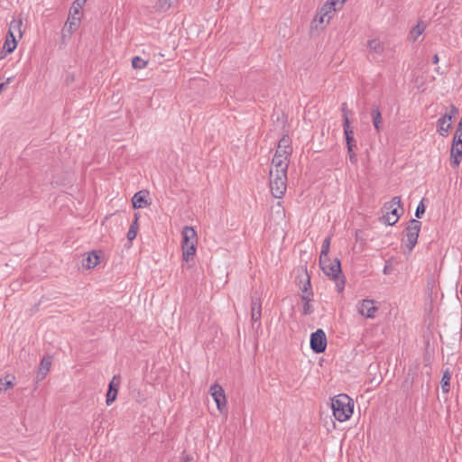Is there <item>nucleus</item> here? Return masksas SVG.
<instances>
[{
  "mask_svg": "<svg viewBox=\"0 0 462 462\" xmlns=\"http://www.w3.org/2000/svg\"><path fill=\"white\" fill-rule=\"evenodd\" d=\"M439 56L438 54H435L433 56V63L437 64L439 62Z\"/></svg>",
  "mask_w": 462,
  "mask_h": 462,
  "instance_id": "a18cd8bd",
  "label": "nucleus"
},
{
  "mask_svg": "<svg viewBox=\"0 0 462 462\" xmlns=\"http://www.w3.org/2000/svg\"><path fill=\"white\" fill-rule=\"evenodd\" d=\"M346 148H357L354 131L344 132Z\"/></svg>",
  "mask_w": 462,
  "mask_h": 462,
  "instance_id": "393cba45",
  "label": "nucleus"
},
{
  "mask_svg": "<svg viewBox=\"0 0 462 462\" xmlns=\"http://www.w3.org/2000/svg\"><path fill=\"white\" fill-rule=\"evenodd\" d=\"M23 21L21 18L14 19L9 25L8 34L10 37L15 36V33L18 34L19 38L23 37L22 31Z\"/></svg>",
  "mask_w": 462,
  "mask_h": 462,
  "instance_id": "aec40b11",
  "label": "nucleus"
},
{
  "mask_svg": "<svg viewBox=\"0 0 462 462\" xmlns=\"http://www.w3.org/2000/svg\"><path fill=\"white\" fill-rule=\"evenodd\" d=\"M100 256L96 251H92L83 259L82 265L86 269L96 267L99 263Z\"/></svg>",
  "mask_w": 462,
  "mask_h": 462,
  "instance_id": "f3484780",
  "label": "nucleus"
},
{
  "mask_svg": "<svg viewBox=\"0 0 462 462\" xmlns=\"http://www.w3.org/2000/svg\"><path fill=\"white\" fill-rule=\"evenodd\" d=\"M13 387L12 380L8 379V376L4 379H0V391H6L9 388Z\"/></svg>",
  "mask_w": 462,
  "mask_h": 462,
  "instance_id": "72a5a7b5",
  "label": "nucleus"
},
{
  "mask_svg": "<svg viewBox=\"0 0 462 462\" xmlns=\"http://www.w3.org/2000/svg\"><path fill=\"white\" fill-rule=\"evenodd\" d=\"M70 36H69V27H67V23L64 24V27L61 31V40L63 43L67 42Z\"/></svg>",
  "mask_w": 462,
  "mask_h": 462,
  "instance_id": "4c0bfd02",
  "label": "nucleus"
},
{
  "mask_svg": "<svg viewBox=\"0 0 462 462\" xmlns=\"http://www.w3.org/2000/svg\"><path fill=\"white\" fill-rule=\"evenodd\" d=\"M346 0H339L340 6H343Z\"/></svg>",
  "mask_w": 462,
  "mask_h": 462,
  "instance_id": "de8ad7c7",
  "label": "nucleus"
},
{
  "mask_svg": "<svg viewBox=\"0 0 462 462\" xmlns=\"http://www.w3.org/2000/svg\"><path fill=\"white\" fill-rule=\"evenodd\" d=\"M356 148H347V154L349 161L352 164H356L357 162V154L356 152Z\"/></svg>",
  "mask_w": 462,
  "mask_h": 462,
  "instance_id": "f704fd0d",
  "label": "nucleus"
},
{
  "mask_svg": "<svg viewBox=\"0 0 462 462\" xmlns=\"http://www.w3.org/2000/svg\"><path fill=\"white\" fill-rule=\"evenodd\" d=\"M16 46V36L10 37L9 34H7L3 47L4 51L7 53H12L15 50Z\"/></svg>",
  "mask_w": 462,
  "mask_h": 462,
  "instance_id": "b1692460",
  "label": "nucleus"
},
{
  "mask_svg": "<svg viewBox=\"0 0 462 462\" xmlns=\"http://www.w3.org/2000/svg\"><path fill=\"white\" fill-rule=\"evenodd\" d=\"M331 237L328 236L324 239L322 248L319 255V259H325L328 257V252L330 247Z\"/></svg>",
  "mask_w": 462,
  "mask_h": 462,
  "instance_id": "bb28decb",
  "label": "nucleus"
},
{
  "mask_svg": "<svg viewBox=\"0 0 462 462\" xmlns=\"http://www.w3.org/2000/svg\"><path fill=\"white\" fill-rule=\"evenodd\" d=\"M330 19L328 18V15H323V13H321L319 10L316 14L315 17L313 18V21L311 23L312 27L318 29V28H324L330 23Z\"/></svg>",
  "mask_w": 462,
  "mask_h": 462,
  "instance_id": "6ab92c4d",
  "label": "nucleus"
},
{
  "mask_svg": "<svg viewBox=\"0 0 462 462\" xmlns=\"http://www.w3.org/2000/svg\"><path fill=\"white\" fill-rule=\"evenodd\" d=\"M137 230H138V224H137V218H135V220L130 226L129 230L127 232V239L129 241H133L136 237Z\"/></svg>",
  "mask_w": 462,
  "mask_h": 462,
  "instance_id": "2f4dec72",
  "label": "nucleus"
},
{
  "mask_svg": "<svg viewBox=\"0 0 462 462\" xmlns=\"http://www.w3.org/2000/svg\"><path fill=\"white\" fill-rule=\"evenodd\" d=\"M426 25L424 23H418L410 32L409 37L411 41L416 42L418 38L424 32Z\"/></svg>",
  "mask_w": 462,
  "mask_h": 462,
  "instance_id": "5701e85b",
  "label": "nucleus"
},
{
  "mask_svg": "<svg viewBox=\"0 0 462 462\" xmlns=\"http://www.w3.org/2000/svg\"><path fill=\"white\" fill-rule=\"evenodd\" d=\"M180 462H194V458L191 456L185 455Z\"/></svg>",
  "mask_w": 462,
  "mask_h": 462,
  "instance_id": "37998d69",
  "label": "nucleus"
},
{
  "mask_svg": "<svg viewBox=\"0 0 462 462\" xmlns=\"http://www.w3.org/2000/svg\"><path fill=\"white\" fill-rule=\"evenodd\" d=\"M176 0H158L157 7L160 11L168 10Z\"/></svg>",
  "mask_w": 462,
  "mask_h": 462,
  "instance_id": "473e14b6",
  "label": "nucleus"
},
{
  "mask_svg": "<svg viewBox=\"0 0 462 462\" xmlns=\"http://www.w3.org/2000/svg\"><path fill=\"white\" fill-rule=\"evenodd\" d=\"M319 265L324 273L332 280H337L342 276L341 264L338 259L333 261L328 257L319 259Z\"/></svg>",
  "mask_w": 462,
  "mask_h": 462,
  "instance_id": "423d86ee",
  "label": "nucleus"
},
{
  "mask_svg": "<svg viewBox=\"0 0 462 462\" xmlns=\"http://www.w3.org/2000/svg\"><path fill=\"white\" fill-rule=\"evenodd\" d=\"M458 110L455 106H450V111L446 113L438 120V133L441 136H447L451 127V120L457 114Z\"/></svg>",
  "mask_w": 462,
  "mask_h": 462,
  "instance_id": "6e6552de",
  "label": "nucleus"
},
{
  "mask_svg": "<svg viewBox=\"0 0 462 462\" xmlns=\"http://www.w3.org/2000/svg\"><path fill=\"white\" fill-rule=\"evenodd\" d=\"M371 116H372L374 127L375 128L376 132L377 133L381 132V130L383 128V118H382V114H381L379 108H377V107L373 108L371 111Z\"/></svg>",
  "mask_w": 462,
  "mask_h": 462,
  "instance_id": "412c9836",
  "label": "nucleus"
},
{
  "mask_svg": "<svg viewBox=\"0 0 462 462\" xmlns=\"http://www.w3.org/2000/svg\"><path fill=\"white\" fill-rule=\"evenodd\" d=\"M425 213V206L423 202H420V204L417 206L415 215L417 217H420Z\"/></svg>",
  "mask_w": 462,
  "mask_h": 462,
  "instance_id": "58836bf2",
  "label": "nucleus"
},
{
  "mask_svg": "<svg viewBox=\"0 0 462 462\" xmlns=\"http://www.w3.org/2000/svg\"><path fill=\"white\" fill-rule=\"evenodd\" d=\"M451 375L448 371L444 372L441 378V389L443 393H448L449 392V383H450Z\"/></svg>",
  "mask_w": 462,
  "mask_h": 462,
  "instance_id": "a878e982",
  "label": "nucleus"
},
{
  "mask_svg": "<svg viewBox=\"0 0 462 462\" xmlns=\"http://www.w3.org/2000/svg\"><path fill=\"white\" fill-rule=\"evenodd\" d=\"M51 365V358L50 356L43 357L41 361L39 372H38V377L40 379H43L45 375L50 371Z\"/></svg>",
  "mask_w": 462,
  "mask_h": 462,
  "instance_id": "4be33fe9",
  "label": "nucleus"
},
{
  "mask_svg": "<svg viewBox=\"0 0 462 462\" xmlns=\"http://www.w3.org/2000/svg\"><path fill=\"white\" fill-rule=\"evenodd\" d=\"M148 194L149 193L147 190H140V191L136 192L132 199L133 207L134 208H143L148 206L149 205V203L147 201Z\"/></svg>",
  "mask_w": 462,
  "mask_h": 462,
  "instance_id": "2eb2a0df",
  "label": "nucleus"
},
{
  "mask_svg": "<svg viewBox=\"0 0 462 462\" xmlns=\"http://www.w3.org/2000/svg\"><path fill=\"white\" fill-rule=\"evenodd\" d=\"M147 65V61L140 58L139 56H135L132 59V66L135 69H144Z\"/></svg>",
  "mask_w": 462,
  "mask_h": 462,
  "instance_id": "7c9ffc66",
  "label": "nucleus"
},
{
  "mask_svg": "<svg viewBox=\"0 0 462 462\" xmlns=\"http://www.w3.org/2000/svg\"><path fill=\"white\" fill-rule=\"evenodd\" d=\"M384 208L387 210L383 217L384 223L389 226L394 225L402 212L401 197H393Z\"/></svg>",
  "mask_w": 462,
  "mask_h": 462,
  "instance_id": "39448f33",
  "label": "nucleus"
},
{
  "mask_svg": "<svg viewBox=\"0 0 462 462\" xmlns=\"http://www.w3.org/2000/svg\"><path fill=\"white\" fill-rule=\"evenodd\" d=\"M260 319V303L256 300L252 301V320L256 322Z\"/></svg>",
  "mask_w": 462,
  "mask_h": 462,
  "instance_id": "c85d7f7f",
  "label": "nucleus"
},
{
  "mask_svg": "<svg viewBox=\"0 0 462 462\" xmlns=\"http://www.w3.org/2000/svg\"><path fill=\"white\" fill-rule=\"evenodd\" d=\"M420 226L421 224L420 221L412 219L410 221L406 228V240L404 242L406 243L405 245L409 252H411L417 244Z\"/></svg>",
  "mask_w": 462,
  "mask_h": 462,
  "instance_id": "0eeeda50",
  "label": "nucleus"
},
{
  "mask_svg": "<svg viewBox=\"0 0 462 462\" xmlns=\"http://www.w3.org/2000/svg\"><path fill=\"white\" fill-rule=\"evenodd\" d=\"M336 281H337V282H336L337 290L338 292H341L345 287V281H344V279H339V278L337 279Z\"/></svg>",
  "mask_w": 462,
  "mask_h": 462,
  "instance_id": "ea45409f",
  "label": "nucleus"
},
{
  "mask_svg": "<svg viewBox=\"0 0 462 462\" xmlns=\"http://www.w3.org/2000/svg\"><path fill=\"white\" fill-rule=\"evenodd\" d=\"M357 310L362 316L367 319H374L378 308L375 306L374 300L365 299L358 303Z\"/></svg>",
  "mask_w": 462,
  "mask_h": 462,
  "instance_id": "9b49d317",
  "label": "nucleus"
},
{
  "mask_svg": "<svg viewBox=\"0 0 462 462\" xmlns=\"http://www.w3.org/2000/svg\"><path fill=\"white\" fill-rule=\"evenodd\" d=\"M287 173L276 172L273 168L270 169V189L273 196L281 199L285 194L287 185Z\"/></svg>",
  "mask_w": 462,
  "mask_h": 462,
  "instance_id": "7ed1b4c3",
  "label": "nucleus"
},
{
  "mask_svg": "<svg viewBox=\"0 0 462 462\" xmlns=\"http://www.w3.org/2000/svg\"><path fill=\"white\" fill-rule=\"evenodd\" d=\"M120 384V377L118 375H115L111 382L109 383L108 391L106 393V402L107 405H110L116 399L118 387Z\"/></svg>",
  "mask_w": 462,
  "mask_h": 462,
  "instance_id": "f8f14e48",
  "label": "nucleus"
},
{
  "mask_svg": "<svg viewBox=\"0 0 462 462\" xmlns=\"http://www.w3.org/2000/svg\"><path fill=\"white\" fill-rule=\"evenodd\" d=\"M87 0H75L69 9L68 19L65 23L69 27V36L78 30L81 23V10L86 5Z\"/></svg>",
  "mask_w": 462,
  "mask_h": 462,
  "instance_id": "20e7f679",
  "label": "nucleus"
},
{
  "mask_svg": "<svg viewBox=\"0 0 462 462\" xmlns=\"http://www.w3.org/2000/svg\"><path fill=\"white\" fill-rule=\"evenodd\" d=\"M6 83H0V93L5 88Z\"/></svg>",
  "mask_w": 462,
  "mask_h": 462,
  "instance_id": "49530a36",
  "label": "nucleus"
},
{
  "mask_svg": "<svg viewBox=\"0 0 462 462\" xmlns=\"http://www.w3.org/2000/svg\"><path fill=\"white\" fill-rule=\"evenodd\" d=\"M292 152L287 151V149H280L277 148L274 155H281L282 157H285V159H289Z\"/></svg>",
  "mask_w": 462,
  "mask_h": 462,
  "instance_id": "e433bc0d",
  "label": "nucleus"
},
{
  "mask_svg": "<svg viewBox=\"0 0 462 462\" xmlns=\"http://www.w3.org/2000/svg\"><path fill=\"white\" fill-rule=\"evenodd\" d=\"M182 260L186 263L191 261L197 251L198 235L192 226H184L181 232Z\"/></svg>",
  "mask_w": 462,
  "mask_h": 462,
  "instance_id": "f03ea898",
  "label": "nucleus"
},
{
  "mask_svg": "<svg viewBox=\"0 0 462 462\" xmlns=\"http://www.w3.org/2000/svg\"><path fill=\"white\" fill-rule=\"evenodd\" d=\"M311 293H307V294H304L302 295L301 299L302 300L304 301V305H303V314L304 315H308V314H310L312 312V307H311V304H310V296Z\"/></svg>",
  "mask_w": 462,
  "mask_h": 462,
  "instance_id": "cd10ccee",
  "label": "nucleus"
},
{
  "mask_svg": "<svg viewBox=\"0 0 462 462\" xmlns=\"http://www.w3.org/2000/svg\"><path fill=\"white\" fill-rule=\"evenodd\" d=\"M462 160V143H453L450 150V163L453 167H457Z\"/></svg>",
  "mask_w": 462,
  "mask_h": 462,
  "instance_id": "dca6fc26",
  "label": "nucleus"
},
{
  "mask_svg": "<svg viewBox=\"0 0 462 462\" xmlns=\"http://www.w3.org/2000/svg\"><path fill=\"white\" fill-rule=\"evenodd\" d=\"M289 162V159H285V157L281 155H274L272 161L271 168H273L276 172H280L282 171V172L287 173Z\"/></svg>",
  "mask_w": 462,
  "mask_h": 462,
  "instance_id": "4468645a",
  "label": "nucleus"
},
{
  "mask_svg": "<svg viewBox=\"0 0 462 462\" xmlns=\"http://www.w3.org/2000/svg\"><path fill=\"white\" fill-rule=\"evenodd\" d=\"M366 47L371 53L381 55L384 51V44L379 39L369 40L366 43Z\"/></svg>",
  "mask_w": 462,
  "mask_h": 462,
  "instance_id": "a211bd4d",
  "label": "nucleus"
},
{
  "mask_svg": "<svg viewBox=\"0 0 462 462\" xmlns=\"http://www.w3.org/2000/svg\"><path fill=\"white\" fill-rule=\"evenodd\" d=\"M343 129H344V132L354 131L353 126H351L350 119L348 118V116L346 115H344V117H343Z\"/></svg>",
  "mask_w": 462,
  "mask_h": 462,
  "instance_id": "c9c22d12",
  "label": "nucleus"
},
{
  "mask_svg": "<svg viewBox=\"0 0 462 462\" xmlns=\"http://www.w3.org/2000/svg\"><path fill=\"white\" fill-rule=\"evenodd\" d=\"M341 7L339 0H327L319 10L331 20L335 12Z\"/></svg>",
  "mask_w": 462,
  "mask_h": 462,
  "instance_id": "ddd939ff",
  "label": "nucleus"
},
{
  "mask_svg": "<svg viewBox=\"0 0 462 462\" xmlns=\"http://www.w3.org/2000/svg\"><path fill=\"white\" fill-rule=\"evenodd\" d=\"M210 394L214 399L217 407L220 412L226 409V399L224 389L217 383L211 385L210 387Z\"/></svg>",
  "mask_w": 462,
  "mask_h": 462,
  "instance_id": "9d476101",
  "label": "nucleus"
},
{
  "mask_svg": "<svg viewBox=\"0 0 462 462\" xmlns=\"http://www.w3.org/2000/svg\"><path fill=\"white\" fill-rule=\"evenodd\" d=\"M327 346L326 334L322 329H318L310 336V347L315 353H323Z\"/></svg>",
  "mask_w": 462,
  "mask_h": 462,
  "instance_id": "1a4fd4ad",
  "label": "nucleus"
},
{
  "mask_svg": "<svg viewBox=\"0 0 462 462\" xmlns=\"http://www.w3.org/2000/svg\"><path fill=\"white\" fill-rule=\"evenodd\" d=\"M331 408L335 419L343 422L352 416L354 402L348 395L341 393L332 398Z\"/></svg>",
  "mask_w": 462,
  "mask_h": 462,
  "instance_id": "f257e3e1",
  "label": "nucleus"
},
{
  "mask_svg": "<svg viewBox=\"0 0 462 462\" xmlns=\"http://www.w3.org/2000/svg\"><path fill=\"white\" fill-rule=\"evenodd\" d=\"M310 277L306 274V282L302 287V291L303 292H307L308 290L310 289Z\"/></svg>",
  "mask_w": 462,
  "mask_h": 462,
  "instance_id": "79ce46f5",
  "label": "nucleus"
},
{
  "mask_svg": "<svg viewBox=\"0 0 462 462\" xmlns=\"http://www.w3.org/2000/svg\"><path fill=\"white\" fill-rule=\"evenodd\" d=\"M291 143V141L290 137L287 135H284L280 139L277 148H280V149L283 148V149H287V151L292 152Z\"/></svg>",
  "mask_w": 462,
  "mask_h": 462,
  "instance_id": "c756f323",
  "label": "nucleus"
},
{
  "mask_svg": "<svg viewBox=\"0 0 462 462\" xmlns=\"http://www.w3.org/2000/svg\"><path fill=\"white\" fill-rule=\"evenodd\" d=\"M452 143L461 144L462 143V133L456 132L454 134Z\"/></svg>",
  "mask_w": 462,
  "mask_h": 462,
  "instance_id": "a19ab883",
  "label": "nucleus"
},
{
  "mask_svg": "<svg viewBox=\"0 0 462 462\" xmlns=\"http://www.w3.org/2000/svg\"><path fill=\"white\" fill-rule=\"evenodd\" d=\"M457 133H462V116H461V118H460V121L458 123V125H457Z\"/></svg>",
  "mask_w": 462,
  "mask_h": 462,
  "instance_id": "c03bdc74",
  "label": "nucleus"
}]
</instances>
